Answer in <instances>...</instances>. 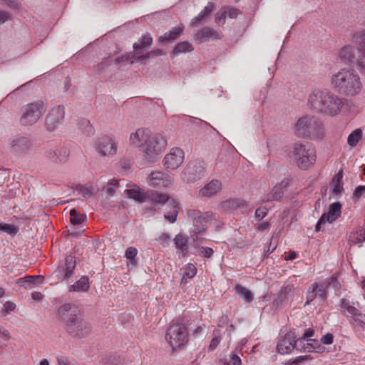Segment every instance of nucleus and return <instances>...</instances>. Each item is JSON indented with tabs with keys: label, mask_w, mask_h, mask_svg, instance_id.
I'll return each instance as SVG.
<instances>
[{
	"label": "nucleus",
	"mask_w": 365,
	"mask_h": 365,
	"mask_svg": "<svg viewBox=\"0 0 365 365\" xmlns=\"http://www.w3.org/2000/svg\"><path fill=\"white\" fill-rule=\"evenodd\" d=\"M307 103L316 113L330 117L338 115L344 106L343 98L327 88L312 90Z\"/></svg>",
	"instance_id": "nucleus-1"
},
{
	"label": "nucleus",
	"mask_w": 365,
	"mask_h": 365,
	"mask_svg": "<svg viewBox=\"0 0 365 365\" xmlns=\"http://www.w3.org/2000/svg\"><path fill=\"white\" fill-rule=\"evenodd\" d=\"M58 317L64 323L67 332L73 337L83 338L91 331L90 324L84 321L78 307L66 303L58 309Z\"/></svg>",
	"instance_id": "nucleus-2"
},
{
	"label": "nucleus",
	"mask_w": 365,
	"mask_h": 365,
	"mask_svg": "<svg viewBox=\"0 0 365 365\" xmlns=\"http://www.w3.org/2000/svg\"><path fill=\"white\" fill-rule=\"evenodd\" d=\"M331 86L339 94L355 96L360 93L362 83L359 74L351 68H341L330 77Z\"/></svg>",
	"instance_id": "nucleus-3"
},
{
	"label": "nucleus",
	"mask_w": 365,
	"mask_h": 365,
	"mask_svg": "<svg viewBox=\"0 0 365 365\" xmlns=\"http://www.w3.org/2000/svg\"><path fill=\"white\" fill-rule=\"evenodd\" d=\"M352 41L359 48L352 45H345L339 51V59L344 63L356 65L360 71L365 72V30L355 32Z\"/></svg>",
	"instance_id": "nucleus-4"
},
{
	"label": "nucleus",
	"mask_w": 365,
	"mask_h": 365,
	"mask_svg": "<svg viewBox=\"0 0 365 365\" xmlns=\"http://www.w3.org/2000/svg\"><path fill=\"white\" fill-rule=\"evenodd\" d=\"M294 133L298 138L319 140L324 136V128L319 118L311 115H305L297 120Z\"/></svg>",
	"instance_id": "nucleus-5"
},
{
	"label": "nucleus",
	"mask_w": 365,
	"mask_h": 365,
	"mask_svg": "<svg viewBox=\"0 0 365 365\" xmlns=\"http://www.w3.org/2000/svg\"><path fill=\"white\" fill-rule=\"evenodd\" d=\"M303 340H295L292 333L287 334L279 342L277 346V351L281 354H287L294 349L304 352L316 351L322 353L324 348L321 346L319 341L313 340V343H307V345L302 346Z\"/></svg>",
	"instance_id": "nucleus-6"
},
{
	"label": "nucleus",
	"mask_w": 365,
	"mask_h": 365,
	"mask_svg": "<svg viewBox=\"0 0 365 365\" xmlns=\"http://www.w3.org/2000/svg\"><path fill=\"white\" fill-rule=\"evenodd\" d=\"M290 157L299 168L305 170L315 163L317 153L313 146L297 142L292 145Z\"/></svg>",
	"instance_id": "nucleus-7"
},
{
	"label": "nucleus",
	"mask_w": 365,
	"mask_h": 365,
	"mask_svg": "<svg viewBox=\"0 0 365 365\" xmlns=\"http://www.w3.org/2000/svg\"><path fill=\"white\" fill-rule=\"evenodd\" d=\"M47 109V104L38 100L22 106L19 123L21 126H31L41 120Z\"/></svg>",
	"instance_id": "nucleus-8"
},
{
	"label": "nucleus",
	"mask_w": 365,
	"mask_h": 365,
	"mask_svg": "<svg viewBox=\"0 0 365 365\" xmlns=\"http://www.w3.org/2000/svg\"><path fill=\"white\" fill-rule=\"evenodd\" d=\"M143 148L144 159L154 162L167 146V140L161 133H152Z\"/></svg>",
	"instance_id": "nucleus-9"
},
{
	"label": "nucleus",
	"mask_w": 365,
	"mask_h": 365,
	"mask_svg": "<svg viewBox=\"0 0 365 365\" xmlns=\"http://www.w3.org/2000/svg\"><path fill=\"white\" fill-rule=\"evenodd\" d=\"M187 334L185 325L176 321L170 324L165 335V339L174 350L184 345L187 341Z\"/></svg>",
	"instance_id": "nucleus-10"
},
{
	"label": "nucleus",
	"mask_w": 365,
	"mask_h": 365,
	"mask_svg": "<svg viewBox=\"0 0 365 365\" xmlns=\"http://www.w3.org/2000/svg\"><path fill=\"white\" fill-rule=\"evenodd\" d=\"M148 193H150L149 199L153 203L163 205L168 202V207H170V210L165 213L164 217L170 223L175 222L178 214V201L175 199H170L169 196L165 193H160L156 191H150Z\"/></svg>",
	"instance_id": "nucleus-11"
},
{
	"label": "nucleus",
	"mask_w": 365,
	"mask_h": 365,
	"mask_svg": "<svg viewBox=\"0 0 365 365\" xmlns=\"http://www.w3.org/2000/svg\"><path fill=\"white\" fill-rule=\"evenodd\" d=\"M93 147L101 157L113 158L118 151V143L113 138L108 135L97 138Z\"/></svg>",
	"instance_id": "nucleus-12"
},
{
	"label": "nucleus",
	"mask_w": 365,
	"mask_h": 365,
	"mask_svg": "<svg viewBox=\"0 0 365 365\" xmlns=\"http://www.w3.org/2000/svg\"><path fill=\"white\" fill-rule=\"evenodd\" d=\"M205 167L202 162L199 160L190 161L181 173V179L192 183L199 180L205 173Z\"/></svg>",
	"instance_id": "nucleus-13"
},
{
	"label": "nucleus",
	"mask_w": 365,
	"mask_h": 365,
	"mask_svg": "<svg viewBox=\"0 0 365 365\" xmlns=\"http://www.w3.org/2000/svg\"><path fill=\"white\" fill-rule=\"evenodd\" d=\"M188 219L190 220L195 227L194 232L201 235L206 230V224L212 218L210 212L202 213L200 210L190 209L187 211Z\"/></svg>",
	"instance_id": "nucleus-14"
},
{
	"label": "nucleus",
	"mask_w": 365,
	"mask_h": 365,
	"mask_svg": "<svg viewBox=\"0 0 365 365\" xmlns=\"http://www.w3.org/2000/svg\"><path fill=\"white\" fill-rule=\"evenodd\" d=\"M65 108L63 106H57L51 108L45 118V127L47 130L53 132L58 128L63 122Z\"/></svg>",
	"instance_id": "nucleus-15"
},
{
	"label": "nucleus",
	"mask_w": 365,
	"mask_h": 365,
	"mask_svg": "<svg viewBox=\"0 0 365 365\" xmlns=\"http://www.w3.org/2000/svg\"><path fill=\"white\" fill-rule=\"evenodd\" d=\"M9 145L13 153L22 155L32 148L33 142L28 135L17 134L9 138Z\"/></svg>",
	"instance_id": "nucleus-16"
},
{
	"label": "nucleus",
	"mask_w": 365,
	"mask_h": 365,
	"mask_svg": "<svg viewBox=\"0 0 365 365\" xmlns=\"http://www.w3.org/2000/svg\"><path fill=\"white\" fill-rule=\"evenodd\" d=\"M184 152L179 148H173L163 160L164 167L168 170H175L184 162Z\"/></svg>",
	"instance_id": "nucleus-17"
},
{
	"label": "nucleus",
	"mask_w": 365,
	"mask_h": 365,
	"mask_svg": "<svg viewBox=\"0 0 365 365\" xmlns=\"http://www.w3.org/2000/svg\"><path fill=\"white\" fill-rule=\"evenodd\" d=\"M148 182L153 187L169 188L173 185L174 179L164 172L154 171L148 177Z\"/></svg>",
	"instance_id": "nucleus-18"
},
{
	"label": "nucleus",
	"mask_w": 365,
	"mask_h": 365,
	"mask_svg": "<svg viewBox=\"0 0 365 365\" xmlns=\"http://www.w3.org/2000/svg\"><path fill=\"white\" fill-rule=\"evenodd\" d=\"M152 132L148 129L138 128L135 132L130 133L129 137L130 144L143 150Z\"/></svg>",
	"instance_id": "nucleus-19"
},
{
	"label": "nucleus",
	"mask_w": 365,
	"mask_h": 365,
	"mask_svg": "<svg viewBox=\"0 0 365 365\" xmlns=\"http://www.w3.org/2000/svg\"><path fill=\"white\" fill-rule=\"evenodd\" d=\"M294 295V289L292 285L287 284L283 286L277 297L273 300V307L274 309H280L284 307Z\"/></svg>",
	"instance_id": "nucleus-20"
},
{
	"label": "nucleus",
	"mask_w": 365,
	"mask_h": 365,
	"mask_svg": "<svg viewBox=\"0 0 365 365\" xmlns=\"http://www.w3.org/2000/svg\"><path fill=\"white\" fill-rule=\"evenodd\" d=\"M225 211H238L246 212L250 210L248 202L242 198H232L225 200L221 204Z\"/></svg>",
	"instance_id": "nucleus-21"
},
{
	"label": "nucleus",
	"mask_w": 365,
	"mask_h": 365,
	"mask_svg": "<svg viewBox=\"0 0 365 365\" xmlns=\"http://www.w3.org/2000/svg\"><path fill=\"white\" fill-rule=\"evenodd\" d=\"M76 264V258L73 255H69L66 257L64 262L58 267V272L63 275V279H68L72 277Z\"/></svg>",
	"instance_id": "nucleus-22"
},
{
	"label": "nucleus",
	"mask_w": 365,
	"mask_h": 365,
	"mask_svg": "<svg viewBox=\"0 0 365 365\" xmlns=\"http://www.w3.org/2000/svg\"><path fill=\"white\" fill-rule=\"evenodd\" d=\"M45 155L54 163H63L67 160L68 151L65 147L50 148L46 150Z\"/></svg>",
	"instance_id": "nucleus-23"
},
{
	"label": "nucleus",
	"mask_w": 365,
	"mask_h": 365,
	"mask_svg": "<svg viewBox=\"0 0 365 365\" xmlns=\"http://www.w3.org/2000/svg\"><path fill=\"white\" fill-rule=\"evenodd\" d=\"M222 182L218 180H212L207 183L199 191V194L202 197H210L222 190Z\"/></svg>",
	"instance_id": "nucleus-24"
},
{
	"label": "nucleus",
	"mask_w": 365,
	"mask_h": 365,
	"mask_svg": "<svg viewBox=\"0 0 365 365\" xmlns=\"http://www.w3.org/2000/svg\"><path fill=\"white\" fill-rule=\"evenodd\" d=\"M153 43V38L150 34H146L142 36L138 42L133 44L135 55L138 61V56L144 55L143 53L148 50Z\"/></svg>",
	"instance_id": "nucleus-25"
},
{
	"label": "nucleus",
	"mask_w": 365,
	"mask_h": 365,
	"mask_svg": "<svg viewBox=\"0 0 365 365\" xmlns=\"http://www.w3.org/2000/svg\"><path fill=\"white\" fill-rule=\"evenodd\" d=\"M196 36L199 40L206 41L210 39H220L222 35L220 31L206 26L198 30Z\"/></svg>",
	"instance_id": "nucleus-26"
},
{
	"label": "nucleus",
	"mask_w": 365,
	"mask_h": 365,
	"mask_svg": "<svg viewBox=\"0 0 365 365\" xmlns=\"http://www.w3.org/2000/svg\"><path fill=\"white\" fill-rule=\"evenodd\" d=\"M287 182L282 181L280 184L274 186L272 191L263 198V202H271L274 200H279L284 195V189L286 187Z\"/></svg>",
	"instance_id": "nucleus-27"
},
{
	"label": "nucleus",
	"mask_w": 365,
	"mask_h": 365,
	"mask_svg": "<svg viewBox=\"0 0 365 365\" xmlns=\"http://www.w3.org/2000/svg\"><path fill=\"white\" fill-rule=\"evenodd\" d=\"M90 288V282L88 276H82L74 284L68 287L70 292H86Z\"/></svg>",
	"instance_id": "nucleus-28"
},
{
	"label": "nucleus",
	"mask_w": 365,
	"mask_h": 365,
	"mask_svg": "<svg viewBox=\"0 0 365 365\" xmlns=\"http://www.w3.org/2000/svg\"><path fill=\"white\" fill-rule=\"evenodd\" d=\"M341 210V203L336 202L331 204L327 213H324L322 216H325V220L329 223H331L340 216Z\"/></svg>",
	"instance_id": "nucleus-29"
},
{
	"label": "nucleus",
	"mask_w": 365,
	"mask_h": 365,
	"mask_svg": "<svg viewBox=\"0 0 365 365\" xmlns=\"http://www.w3.org/2000/svg\"><path fill=\"white\" fill-rule=\"evenodd\" d=\"M341 306L353 317L354 321L365 324V314H362L358 309L350 305L344 299L342 301Z\"/></svg>",
	"instance_id": "nucleus-30"
},
{
	"label": "nucleus",
	"mask_w": 365,
	"mask_h": 365,
	"mask_svg": "<svg viewBox=\"0 0 365 365\" xmlns=\"http://www.w3.org/2000/svg\"><path fill=\"white\" fill-rule=\"evenodd\" d=\"M327 283L328 282H325V281L323 280L320 283L314 282L312 284L316 297H318L321 302H324L327 299Z\"/></svg>",
	"instance_id": "nucleus-31"
},
{
	"label": "nucleus",
	"mask_w": 365,
	"mask_h": 365,
	"mask_svg": "<svg viewBox=\"0 0 365 365\" xmlns=\"http://www.w3.org/2000/svg\"><path fill=\"white\" fill-rule=\"evenodd\" d=\"M348 240L351 245L361 243L365 241V228L359 227L350 232Z\"/></svg>",
	"instance_id": "nucleus-32"
},
{
	"label": "nucleus",
	"mask_w": 365,
	"mask_h": 365,
	"mask_svg": "<svg viewBox=\"0 0 365 365\" xmlns=\"http://www.w3.org/2000/svg\"><path fill=\"white\" fill-rule=\"evenodd\" d=\"M235 290V292L245 301V302L250 303L254 299L252 292L242 285H236Z\"/></svg>",
	"instance_id": "nucleus-33"
},
{
	"label": "nucleus",
	"mask_w": 365,
	"mask_h": 365,
	"mask_svg": "<svg viewBox=\"0 0 365 365\" xmlns=\"http://www.w3.org/2000/svg\"><path fill=\"white\" fill-rule=\"evenodd\" d=\"M343 172L341 170L339 171L333 178L331 180V185L333 186L332 192L333 193L338 195L340 194L343 191Z\"/></svg>",
	"instance_id": "nucleus-34"
},
{
	"label": "nucleus",
	"mask_w": 365,
	"mask_h": 365,
	"mask_svg": "<svg viewBox=\"0 0 365 365\" xmlns=\"http://www.w3.org/2000/svg\"><path fill=\"white\" fill-rule=\"evenodd\" d=\"M183 27H175L169 32L165 33L164 35L159 38L160 42L170 41L176 39L182 32Z\"/></svg>",
	"instance_id": "nucleus-35"
},
{
	"label": "nucleus",
	"mask_w": 365,
	"mask_h": 365,
	"mask_svg": "<svg viewBox=\"0 0 365 365\" xmlns=\"http://www.w3.org/2000/svg\"><path fill=\"white\" fill-rule=\"evenodd\" d=\"M183 271L184 274L181 279V284L187 283V279H192L196 275L197 268L193 264L189 263L183 267Z\"/></svg>",
	"instance_id": "nucleus-36"
},
{
	"label": "nucleus",
	"mask_w": 365,
	"mask_h": 365,
	"mask_svg": "<svg viewBox=\"0 0 365 365\" xmlns=\"http://www.w3.org/2000/svg\"><path fill=\"white\" fill-rule=\"evenodd\" d=\"M124 192L128 195V197L130 199H133L138 202H143L145 198V192L140 191V190L135 187L131 189H126L124 190Z\"/></svg>",
	"instance_id": "nucleus-37"
},
{
	"label": "nucleus",
	"mask_w": 365,
	"mask_h": 365,
	"mask_svg": "<svg viewBox=\"0 0 365 365\" xmlns=\"http://www.w3.org/2000/svg\"><path fill=\"white\" fill-rule=\"evenodd\" d=\"M174 243L177 249L183 253L187 251V237L182 234H178L174 238Z\"/></svg>",
	"instance_id": "nucleus-38"
},
{
	"label": "nucleus",
	"mask_w": 365,
	"mask_h": 365,
	"mask_svg": "<svg viewBox=\"0 0 365 365\" xmlns=\"http://www.w3.org/2000/svg\"><path fill=\"white\" fill-rule=\"evenodd\" d=\"M361 137H362L361 130L359 128L356 129L349 135V136L347 138V143L350 146L354 147L357 145L359 141L361 140Z\"/></svg>",
	"instance_id": "nucleus-39"
},
{
	"label": "nucleus",
	"mask_w": 365,
	"mask_h": 365,
	"mask_svg": "<svg viewBox=\"0 0 365 365\" xmlns=\"http://www.w3.org/2000/svg\"><path fill=\"white\" fill-rule=\"evenodd\" d=\"M193 50V46L187 41L178 43L173 49L175 54L190 52Z\"/></svg>",
	"instance_id": "nucleus-40"
},
{
	"label": "nucleus",
	"mask_w": 365,
	"mask_h": 365,
	"mask_svg": "<svg viewBox=\"0 0 365 365\" xmlns=\"http://www.w3.org/2000/svg\"><path fill=\"white\" fill-rule=\"evenodd\" d=\"M137 254L138 250L134 247H129L125 250V256L133 266H136L138 264Z\"/></svg>",
	"instance_id": "nucleus-41"
},
{
	"label": "nucleus",
	"mask_w": 365,
	"mask_h": 365,
	"mask_svg": "<svg viewBox=\"0 0 365 365\" xmlns=\"http://www.w3.org/2000/svg\"><path fill=\"white\" fill-rule=\"evenodd\" d=\"M70 217L71 222L76 225H81L85 221L86 215L78 213L75 209H71L70 210Z\"/></svg>",
	"instance_id": "nucleus-42"
},
{
	"label": "nucleus",
	"mask_w": 365,
	"mask_h": 365,
	"mask_svg": "<svg viewBox=\"0 0 365 365\" xmlns=\"http://www.w3.org/2000/svg\"><path fill=\"white\" fill-rule=\"evenodd\" d=\"M163 54V51L161 49H155L149 52H147L144 55L138 56V61L144 62L150 58H155Z\"/></svg>",
	"instance_id": "nucleus-43"
},
{
	"label": "nucleus",
	"mask_w": 365,
	"mask_h": 365,
	"mask_svg": "<svg viewBox=\"0 0 365 365\" xmlns=\"http://www.w3.org/2000/svg\"><path fill=\"white\" fill-rule=\"evenodd\" d=\"M78 195H81L83 199L90 198L93 195V189L90 187H86L82 185H79L77 187Z\"/></svg>",
	"instance_id": "nucleus-44"
},
{
	"label": "nucleus",
	"mask_w": 365,
	"mask_h": 365,
	"mask_svg": "<svg viewBox=\"0 0 365 365\" xmlns=\"http://www.w3.org/2000/svg\"><path fill=\"white\" fill-rule=\"evenodd\" d=\"M135 58L136 59V56L135 55V52L127 53L123 54L121 56L115 59V63H126L128 62L133 63Z\"/></svg>",
	"instance_id": "nucleus-45"
},
{
	"label": "nucleus",
	"mask_w": 365,
	"mask_h": 365,
	"mask_svg": "<svg viewBox=\"0 0 365 365\" xmlns=\"http://www.w3.org/2000/svg\"><path fill=\"white\" fill-rule=\"evenodd\" d=\"M0 230L11 235H16L18 232V229L16 226L4 222L0 223Z\"/></svg>",
	"instance_id": "nucleus-46"
},
{
	"label": "nucleus",
	"mask_w": 365,
	"mask_h": 365,
	"mask_svg": "<svg viewBox=\"0 0 365 365\" xmlns=\"http://www.w3.org/2000/svg\"><path fill=\"white\" fill-rule=\"evenodd\" d=\"M314 334V330L312 328L307 329L304 333L303 334L302 336L297 340H303V342L302 343V346L307 345V343H313L314 339H309V338L312 336Z\"/></svg>",
	"instance_id": "nucleus-47"
},
{
	"label": "nucleus",
	"mask_w": 365,
	"mask_h": 365,
	"mask_svg": "<svg viewBox=\"0 0 365 365\" xmlns=\"http://www.w3.org/2000/svg\"><path fill=\"white\" fill-rule=\"evenodd\" d=\"M119 185V182L116 180H111L109 181L105 187L106 192L110 195V196H113L115 191L117 187Z\"/></svg>",
	"instance_id": "nucleus-48"
},
{
	"label": "nucleus",
	"mask_w": 365,
	"mask_h": 365,
	"mask_svg": "<svg viewBox=\"0 0 365 365\" xmlns=\"http://www.w3.org/2000/svg\"><path fill=\"white\" fill-rule=\"evenodd\" d=\"M215 336L212 338V339L210 341V344L209 345V350L213 351L220 344L221 341V336L220 334V331L215 330L214 331Z\"/></svg>",
	"instance_id": "nucleus-49"
},
{
	"label": "nucleus",
	"mask_w": 365,
	"mask_h": 365,
	"mask_svg": "<svg viewBox=\"0 0 365 365\" xmlns=\"http://www.w3.org/2000/svg\"><path fill=\"white\" fill-rule=\"evenodd\" d=\"M27 288H30V284H36L40 283L43 280V277L40 275H33V276H26V277Z\"/></svg>",
	"instance_id": "nucleus-50"
},
{
	"label": "nucleus",
	"mask_w": 365,
	"mask_h": 365,
	"mask_svg": "<svg viewBox=\"0 0 365 365\" xmlns=\"http://www.w3.org/2000/svg\"><path fill=\"white\" fill-rule=\"evenodd\" d=\"M223 11H226V15L227 14L230 19H235L237 17L240 11L237 9L232 6H222Z\"/></svg>",
	"instance_id": "nucleus-51"
},
{
	"label": "nucleus",
	"mask_w": 365,
	"mask_h": 365,
	"mask_svg": "<svg viewBox=\"0 0 365 365\" xmlns=\"http://www.w3.org/2000/svg\"><path fill=\"white\" fill-rule=\"evenodd\" d=\"M325 282L327 283V287H332L334 289H338L340 287V284L337 281L336 277L335 276H331L329 278H327L324 279Z\"/></svg>",
	"instance_id": "nucleus-52"
},
{
	"label": "nucleus",
	"mask_w": 365,
	"mask_h": 365,
	"mask_svg": "<svg viewBox=\"0 0 365 365\" xmlns=\"http://www.w3.org/2000/svg\"><path fill=\"white\" fill-rule=\"evenodd\" d=\"M80 128L83 130V132L86 133L88 134L91 133L93 131V129L90 125V122L86 119H83L81 121Z\"/></svg>",
	"instance_id": "nucleus-53"
},
{
	"label": "nucleus",
	"mask_w": 365,
	"mask_h": 365,
	"mask_svg": "<svg viewBox=\"0 0 365 365\" xmlns=\"http://www.w3.org/2000/svg\"><path fill=\"white\" fill-rule=\"evenodd\" d=\"M226 19V11H223V8L222 7L220 11L216 14L215 16V22L217 24H224Z\"/></svg>",
	"instance_id": "nucleus-54"
},
{
	"label": "nucleus",
	"mask_w": 365,
	"mask_h": 365,
	"mask_svg": "<svg viewBox=\"0 0 365 365\" xmlns=\"http://www.w3.org/2000/svg\"><path fill=\"white\" fill-rule=\"evenodd\" d=\"M268 210L265 207H259L255 210V217L259 220L263 219L267 214Z\"/></svg>",
	"instance_id": "nucleus-55"
},
{
	"label": "nucleus",
	"mask_w": 365,
	"mask_h": 365,
	"mask_svg": "<svg viewBox=\"0 0 365 365\" xmlns=\"http://www.w3.org/2000/svg\"><path fill=\"white\" fill-rule=\"evenodd\" d=\"M334 336L331 333H327V334L322 336L321 338V342L323 344L329 345L333 343Z\"/></svg>",
	"instance_id": "nucleus-56"
},
{
	"label": "nucleus",
	"mask_w": 365,
	"mask_h": 365,
	"mask_svg": "<svg viewBox=\"0 0 365 365\" xmlns=\"http://www.w3.org/2000/svg\"><path fill=\"white\" fill-rule=\"evenodd\" d=\"M317 297H316V294L314 292V291L313 290V288L312 287V285L310 286L307 293V302H306V304H309L311 303L314 299H316Z\"/></svg>",
	"instance_id": "nucleus-57"
},
{
	"label": "nucleus",
	"mask_w": 365,
	"mask_h": 365,
	"mask_svg": "<svg viewBox=\"0 0 365 365\" xmlns=\"http://www.w3.org/2000/svg\"><path fill=\"white\" fill-rule=\"evenodd\" d=\"M206 18L205 15L202 14V11L195 17L191 22L192 26H197L203 19Z\"/></svg>",
	"instance_id": "nucleus-58"
},
{
	"label": "nucleus",
	"mask_w": 365,
	"mask_h": 365,
	"mask_svg": "<svg viewBox=\"0 0 365 365\" xmlns=\"http://www.w3.org/2000/svg\"><path fill=\"white\" fill-rule=\"evenodd\" d=\"M365 193V185H359L355 188L354 196L356 198H359Z\"/></svg>",
	"instance_id": "nucleus-59"
},
{
	"label": "nucleus",
	"mask_w": 365,
	"mask_h": 365,
	"mask_svg": "<svg viewBox=\"0 0 365 365\" xmlns=\"http://www.w3.org/2000/svg\"><path fill=\"white\" fill-rule=\"evenodd\" d=\"M16 309V304L12 302L7 301L4 304V311L6 313L14 311Z\"/></svg>",
	"instance_id": "nucleus-60"
},
{
	"label": "nucleus",
	"mask_w": 365,
	"mask_h": 365,
	"mask_svg": "<svg viewBox=\"0 0 365 365\" xmlns=\"http://www.w3.org/2000/svg\"><path fill=\"white\" fill-rule=\"evenodd\" d=\"M214 8H215V4L213 3L209 2L207 4V5L202 11V12L207 17L213 11Z\"/></svg>",
	"instance_id": "nucleus-61"
},
{
	"label": "nucleus",
	"mask_w": 365,
	"mask_h": 365,
	"mask_svg": "<svg viewBox=\"0 0 365 365\" xmlns=\"http://www.w3.org/2000/svg\"><path fill=\"white\" fill-rule=\"evenodd\" d=\"M230 359L232 365H241L242 364L241 359L236 354H231Z\"/></svg>",
	"instance_id": "nucleus-62"
},
{
	"label": "nucleus",
	"mask_w": 365,
	"mask_h": 365,
	"mask_svg": "<svg viewBox=\"0 0 365 365\" xmlns=\"http://www.w3.org/2000/svg\"><path fill=\"white\" fill-rule=\"evenodd\" d=\"M202 253L205 257H210L213 254V250L210 247H202Z\"/></svg>",
	"instance_id": "nucleus-63"
},
{
	"label": "nucleus",
	"mask_w": 365,
	"mask_h": 365,
	"mask_svg": "<svg viewBox=\"0 0 365 365\" xmlns=\"http://www.w3.org/2000/svg\"><path fill=\"white\" fill-rule=\"evenodd\" d=\"M307 356H300L297 358L292 362V365H299L301 362L307 360Z\"/></svg>",
	"instance_id": "nucleus-64"
}]
</instances>
